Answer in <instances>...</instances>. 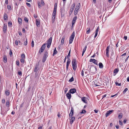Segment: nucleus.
Segmentation results:
<instances>
[{
    "label": "nucleus",
    "instance_id": "22",
    "mask_svg": "<svg viewBox=\"0 0 129 129\" xmlns=\"http://www.w3.org/2000/svg\"><path fill=\"white\" fill-rule=\"evenodd\" d=\"M72 67H73V70L74 71H75L76 70L77 67V64H73L72 65Z\"/></svg>",
    "mask_w": 129,
    "mask_h": 129
},
{
    "label": "nucleus",
    "instance_id": "10",
    "mask_svg": "<svg viewBox=\"0 0 129 129\" xmlns=\"http://www.w3.org/2000/svg\"><path fill=\"white\" fill-rule=\"evenodd\" d=\"M69 92L72 94L75 93L76 92V89L75 88L71 89L69 91Z\"/></svg>",
    "mask_w": 129,
    "mask_h": 129
},
{
    "label": "nucleus",
    "instance_id": "38",
    "mask_svg": "<svg viewBox=\"0 0 129 129\" xmlns=\"http://www.w3.org/2000/svg\"><path fill=\"white\" fill-rule=\"evenodd\" d=\"M8 26L9 27H12V22H9L8 23Z\"/></svg>",
    "mask_w": 129,
    "mask_h": 129
},
{
    "label": "nucleus",
    "instance_id": "32",
    "mask_svg": "<svg viewBox=\"0 0 129 129\" xmlns=\"http://www.w3.org/2000/svg\"><path fill=\"white\" fill-rule=\"evenodd\" d=\"M75 32L74 31L73 32L72 35H71V37L70 38H72L73 39H74V38L75 37Z\"/></svg>",
    "mask_w": 129,
    "mask_h": 129
},
{
    "label": "nucleus",
    "instance_id": "28",
    "mask_svg": "<svg viewBox=\"0 0 129 129\" xmlns=\"http://www.w3.org/2000/svg\"><path fill=\"white\" fill-rule=\"evenodd\" d=\"M5 93L6 95L7 96H8L10 94V91L9 90H7L6 91Z\"/></svg>",
    "mask_w": 129,
    "mask_h": 129
},
{
    "label": "nucleus",
    "instance_id": "44",
    "mask_svg": "<svg viewBox=\"0 0 129 129\" xmlns=\"http://www.w3.org/2000/svg\"><path fill=\"white\" fill-rule=\"evenodd\" d=\"M16 64L18 66H19V65H20L19 62L18 60H16Z\"/></svg>",
    "mask_w": 129,
    "mask_h": 129
},
{
    "label": "nucleus",
    "instance_id": "9",
    "mask_svg": "<svg viewBox=\"0 0 129 129\" xmlns=\"http://www.w3.org/2000/svg\"><path fill=\"white\" fill-rule=\"evenodd\" d=\"M75 3H74L72 5L71 8L70 9V12H71L72 13L74 10V9L75 8Z\"/></svg>",
    "mask_w": 129,
    "mask_h": 129
},
{
    "label": "nucleus",
    "instance_id": "63",
    "mask_svg": "<svg viewBox=\"0 0 129 129\" xmlns=\"http://www.w3.org/2000/svg\"><path fill=\"white\" fill-rule=\"evenodd\" d=\"M15 44L16 45H18V42L17 40H16L15 41Z\"/></svg>",
    "mask_w": 129,
    "mask_h": 129
},
{
    "label": "nucleus",
    "instance_id": "47",
    "mask_svg": "<svg viewBox=\"0 0 129 129\" xmlns=\"http://www.w3.org/2000/svg\"><path fill=\"white\" fill-rule=\"evenodd\" d=\"M128 89L127 88H125V89L123 91V93L124 94L126 93V91L128 90Z\"/></svg>",
    "mask_w": 129,
    "mask_h": 129
},
{
    "label": "nucleus",
    "instance_id": "39",
    "mask_svg": "<svg viewBox=\"0 0 129 129\" xmlns=\"http://www.w3.org/2000/svg\"><path fill=\"white\" fill-rule=\"evenodd\" d=\"M86 48H87V46H85L84 48L83 49V51L82 52L84 53L86 50Z\"/></svg>",
    "mask_w": 129,
    "mask_h": 129
},
{
    "label": "nucleus",
    "instance_id": "26",
    "mask_svg": "<svg viewBox=\"0 0 129 129\" xmlns=\"http://www.w3.org/2000/svg\"><path fill=\"white\" fill-rule=\"evenodd\" d=\"M65 39V37H63L61 39V44L63 45L64 43V40Z\"/></svg>",
    "mask_w": 129,
    "mask_h": 129
},
{
    "label": "nucleus",
    "instance_id": "56",
    "mask_svg": "<svg viewBox=\"0 0 129 129\" xmlns=\"http://www.w3.org/2000/svg\"><path fill=\"white\" fill-rule=\"evenodd\" d=\"M38 5L39 6V8H40V7H41V4L40 2H38Z\"/></svg>",
    "mask_w": 129,
    "mask_h": 129
},
{
    "label": "nucleus",
    "instance_id": "7",
    "mask_svg": "<svg viewBox=\"0 0 129 129\" xmlns=\"http://www.w3.org/2000/svg\"><path fill=\"white\" fill-rule=\"evenodd\" d=\"M90 62H92L94 64H95L96 65H98V62L96 60H95L94 59H90V60L89 61Z\"/></svg>",
    "mask_w": 129,
    "mask_h": 129
},
{
    "label": "nucleus",
    "instance_id": "62",
    "mask_svg": "<svg viewBox=\"0 0 129 129\" xmlns=\"http://www.w3.org/2000/svg\"><path fill=\"white\" fill-rule=\"evenodd\" d=\"M39 66V64L38 63L35 66V68H38Z\"/></svg>",
    "mask_w": 129,
    "mask_h": 129
},
{
    "label": "nucleus",
    "instance_id": "31",
    "mask_svg": "<svg viewBox=\"0 0 129 129\" xmlns=\"http://www.w3.org/2000/svg\"><path fill=\"white\" fill-rule=\"evenodd\" d=\"M86 30V34H89L90 32V28H87Z\"/></svg>",
    "mask_w": 129,
    "mask_h": 129
},
{
    "label": "nucleus",
    "instance_id": "53",
    "mask_svg": "<svg viewBox=\"0 0 129 129\" xmlns=\"http://www.w3.org/2000/svg\"><path fill=\"white\" fill-rule=\"evenodd\" d=\"M26 5L28 6L29 7H31V5L30 3H26Z\"/></svg>",
    "mask_w": 129,
    "mask_h": 129
},
{
    "label": "nucleus",
    "instance_id": "6",
    "mask_svg": "<svg viewBox=\"0 0 129 129\" xmlns=\"http://www.w3.org/2000/svg\"><path fill=\"white\" fill-rule=\"evenodd\" d=\"M110 48V46H108L106 48V54L107 57H109V51Z\"/></svg>",
    "mask_w": 129,
    "mask_h": 129
},
{
    "label": "nucleus",
    "instance_id": "15",
    "mask_svg": "<svg viewBox=\"0 0 129 129\" xmlns=\"http://www.w3.org/2000/svg\"><path fill=\"white\" fill-rule=\"evenodd\" d=\"M82 101L84 103H87V101L86 100V98L85 97H83L82 99Z\"/></svg>",
    "mask_w": 129,
    "mask_h": 129
},
{
    "label": "nucleus",
    "instance_id": "58",
    "mask_svg": "<svg viewBox=\"0 0 129 129\" xmlns=\"http://www.w3.org/2000/svg\"><path fill=\"white\" fill-rule=\"evenodd\" d=\"M21 57L22 58H25V55L24 54H22L21 55Z\"/></svg>",
    "mask_w": 129,
    "mask_h": 129
},
{
    "label": "nucleus",
    "instance_id": "30",
    "mask_svg": "<svg viewBox=\"0 0 129 129\" xmlns=\"http://www.w3.org/2000/svg\"><path fill=\"white\" fill-rule=\"evenodd\" d=\"M18 21L19 23L20 24L22 23V20L21 18H18Z\"/></svg>",
    "mask_w": 129,
    "mask_h": 129
},
{
    "label": "nucleus",
    "instance_id": "60",
    "mask_svg": "<svg viewBox=\"0 0 129 129\" xmlns=\"http://www.w3.org/2000/svg\"><path fill=\"white\" fill-rule=\"evenodd\" d=\"M2 102L3 103H5V101L4 99H3L2 100Z\"/></svg>",
    "mask_w": 129,
    "mask_h": 129
},
{
    "label": "nucleus",
    "instance_id": "55",
    "mask_svg": "<svg viewBox=\"0 0 129 129\" xmlns=\"http://www.w3.org/2000/svg\"><path fill=\"white\" fill-rule=\"evenodd\" d=\"M41 4L42 5H44V3L43 0H42L41 1Z\"/></svg>",
    "mask_w": 129,
    "mask_h": 129
},
{
    "label": "nucleus",
    "instance_id": "42",
    "mask_svg": "<svg viewBox=\"0 0 129 129\" xmlns=\"http://www.w3.org/2000/svg\"><path fill=\"white\" fill-rule=\"evenodd\" d=\"M27 39H26V41H25L24 43V45L26 46L27 45Z\"/></svg>",
    "mask_w": 129,
    "mask_h": 129
},
{
    "label": "nucleus",
    "instance_id": "8",
    "mask_svg": "<svg viewBox=\"0 0 129 129\" xmlns=\"http://www.w3.org/2000/svg\"><path fill=\"white\" fill-rule=\"evenodd\" d=\"M70 62L71 60L70 58H68L67 62L66 69L67 70L68 69V67L69 66V65L70 63Z\"/></svg>",
    "mask_w": 129,
    "mask_h": 129
},
{
    "label": "nucleus",
    "instance_id": "24",
    "mask_svg": "<svg viewBox=\"0 0 129 129\" xmlns=\"http://www.w3.org/2000/svg\"><path fill=\"white\" fill-rule=\"evenodd\" d=\"M73 64H77V63H76V59H73L72 60V64L73 65Z\"/></svg>",
    "mask_w": 129,
    "mask_h": 129
},
{
    "label": "nucleus",
    "instance_id": "13",
    "mask_svg": "<svg viewBox=\"0 0 129 129\" xmlns=\"http://www.w3.org/2000/svg\"><path fill=\"white\" fill-rule=\"evenodd\" d=\"M74 114V109L72 107H71V111L70 113L69 114V116L70 117H71H71L73 116Z\"/></svg>",
    "mask_w": 129,
    "mask_h": 129
},
{
    "label": "nucleus",
    "instance_id": "17",
    "mask_svg": "<svg viewBox=\"0 0 129 129\" xmlns=\"http://www.w3.org/2000/svg\"><path fill=\"white\" fill-rule=\"evenodd\" d=\"M3 17L4 20H8V16L7 14L6 13H4Z\"/></svg>",
    "mask_w": 129,
    "mask_h": 129
},
{
    "label": "nucleus",
    "instance_id": "41",
    "mask_svg": "<svg viewBox=\"0 0 129 129\" xmlns=\"http://www.w3.org/2000/svg\"><path fill=\"white\" fill-rule=\"evenodd\" d=\"M77 17L76 16H75L73 18V21L74 22H75L76 19H77Z\"/></svg>",
    "mask_w": 129,
    "mask_h": 129
},
{
    "label": "nucleus",
    "instance_id": "27",
    "mask_svg": "<svg viewBox=\"0 0 129 129\" xmlns=\"http://www.w3.org/2000/svg\"><path fill=\"white\" fill-rule=\"evenodd\" d=\"M10 104V101L9 100H7L6 103V106L7 107L9 106Z\"/></svg>",
    "mask_w": 129,
    "mask_h": 129
},
{
    "label": "nucleus",
    "instance_id": "40",
    "mask_svg": "<svg viewBox=\"0 0 129 129\" xmlns=\"http://www.w3.org/2000/svg\"><path fill=\"white\" fill-rule=\"evenodd\" d=\"M28 19L26 17H25L24 18V20L27 23L28 22Z\"/></svg>",
    "mask_w": 129,
    "mask_h": 129
},
{
    "label": "nucleus",
    "instance_id": "21",
    "mask_svg": "<svg viewBox=\"0 0 129 129\" xmlns=\"http://www.w3.org/2000/svg\"><path fill=\"white\" fill-rule=\"evenodd\" d=\"M4 61V62L6 63L7 62V57L6 55H4L3 57Z\"/></svg>",
    "mask_w": 129,
    "mask_h": 129
},
{
    "label": "nucleus",
    "instance_id": "50",
    "mask_svg": "<svg viewBox=\"0 0 129 129\" xmlns=\"http://www.w3.org/2000/svg\"><path fill=\"white\" fill-rule=\"evenodd\" d=\"M78 10H77L75 9V11H74V15H76L77 14V13L78 11H77Z\"/></svg>",
    "mask_w": 129,
    "mask_h": 129
},
{
    "label": "nucleus",
    "instance_id": "25",
    "mask_svg": "<svg viewBox=\"0 0 129 129\" xmlns=\"http://www.w3.org/2000/svg\"><path fill=\"white\" fill-rule=\"evenodd\" d=\"M80 8V3H78L75 9L78 10Z\"/></svg>",
    "mask_w": 129,
    "mask_h": 129
},
{
    "label": "nucleus",
    "instance_id": "52",
    "mask_svg": "<svg viewBox=\"0 0 129 129\" xmlns=\"http://www.w3.org/2000/svg\"><path fill=\"white\" fill-rule=\"evenodd\" d=\"M122 115L119 114L118 116V118L119 119H121L122 118Z\"/></svg>",
    "mask_w": 129,
    "mask_h": 129
},
{
    "label": "nucleus",
    "instance_id": "45",
    "mask_svg": "<svg viewBox=\"0 0 129 129\" xmlns=\"http://www.w3.org/2000/svg\"><path fill=\"white\" fill-rule=\"evenodd\" d=\"M39 70L38 68H35L34 71L35 72H37Z\"/></svg>",
    "mask_w": 129,
    "mask_h": 129
},
{
    "label": "nucleus",
    "instance_id": "64",
    "mask_svg": "<svg viewBox=\"0 0 129 129\" xmlns=\"http://www.w3.org/2000/svg\"><path fill=\"white\" fill-rule=\"evenodd\" d=\"M57 116L59 118L60 116H61V115L59 112L58 113Z\"/></svg>",
    "mask_w": 129,
    "mask_h": 129
},
{
    "label": "nucleus",
    "instance_id": "51",
    "mask_svg": "<svg viewBox=\"0 0 129 129\" xmlns=\"http://www.w3.org/2000/svg\"><path fill=\"white\" fill-rule=\"evenodd\" d=\"M99 26H98L97 28L96 31H95V33H98V32L99 31Z\"/></svg>",
    "mask_w": 129,
    "mask_h": 129
},
{
    "label": "nucleus",
    "instance_id": "35",
    "mask_svg": "<svg viewBox=\"0 0 129 129\" xmlns=\"http://www.w3.org/2000/svg\"><path fill=\"white\" fill-rule=\"evenodd\" d=\"M74 80V79L73 77H72L71 79H70L69 80V81L70 82H72Z\"/></svg>",
    "mask_w": 129,
    "mask_h": 129
},
{
    "label": "nucleus",
    "instance_id": "49",
    "mask_svg": "<svg viewBox=\"0 0 129 129\" xmlns=\"http://www.w3.org/2000/svg\"><path fill=\"white\" fill-rule=\"evenodd\" d=\"M115 83V84L116 86H120L121 85V83H119L118 82H116Z\"/></svg>",
    "mask_w": 129,
    "mask_h": 129
},
{
    "label": "nucleus",
    "instance_id": "37",
    "mask_svg": "<svg viewBox=\"0 0 129 129\" xmlns=\"http://www.w3.org/2000/svg\"><path fill=\"white\" fill-rule=\"evenodd\" d=\"M18 74L20 76H21L22 75V73L21 71H18Z\"/></svg>",
    "mask_w": 129,
    "mask_h": 129
},
{
    "label": "nucleus",
    "instance_id": "1",
    "mask_svg": "<svg viewBox=\"0 0 129 129\" xmlns=\"http://www.w3.org/2000/svg\"><path fill=\"white\" fill-rule=\"evenodd\" d=\"M90 70L91 73L93 74L96 73L97 69L93 65H91L90 68Z\"/></svg>",
    "mask_w": 129,
    "mask_h": 129
},
{
    "label": "nucleus",
    "instance_id": "43",
    "mask_svg": "<svg viewBox=\"0 0 129 129\" xmlns=\"http://www.w3.org/2000/svg\"><path fill=\"white\" fill-rule=\"evenodd\" d=\"M7 8L8 9L11 10V6L10 5H8Z\"/></svg>",
    "mask_w": 129,
    "mask_h": 129
},
{
    "label": "nucleus",
    "instance_id": "23",
    "mask_svg": "<svg viewBox=\"0 0 129 129\" xmlns=\"http://www.w3.org/2000/svg\"><path fill=\"white\" fill-rule=\"evenodd\" d=\"M99 68L100 69H102L103 67V65L101 62H100L99 64Z\"/></svg>",
    "mask_w": 129,
    "mask_h": 129
},
{
    "label": "nucleus",
    "instance_id": "54",
    "mask_svg": "<svg viewBox=\"0 0 129 129\" xmlns=\"http://www.w3.org/2000/svg\"><path fill=\"white\" fill-rule=\"evenodd\" d=\"M44 51V50H43V49H40V51H39V53L40 54H41V53L42 52H43Z\"/></svg>",
    "mask_w": 129,
    "mask_h": 129
},
{
    "label": "nucleus",
    "instance_id": "59",
    "mask_svg": "<svg viewBox=\"0 0 129 129\" xmlns=\"http://www.w3.org/2000/svg\"><path fill=\"white\" fill-rule=\"evenodd\" d=\"M119 124L120 125H122V122L120 120L119 121Z\"/></svg>",
    "mask_w": 129,
    "mask_h": 129
},
{
    "label": "nucleus",
    "instance_id": "12",
    "mask_svg": "<svg viewBox=\"0 0 129 129\" xmlns=\"http://www.w3.org/2000/svg\"><path fill=\"white\" fill-rule=\"evenodd\" d=\"M70 117L71 118V119L70 121V123L71 124L75 120V118L74 117H72V116L71 117V116Z\"/></svg>",
    "mask_w": 129,
    "mask_h": 129
},
{
    "label": "nucleus",
    "instance_id": "14",
    "mask_svg": "<svg viewBox=\"0 0 129 129\" xmlns=\"http://www.w3.org/2000/svg\"><path fill=\"white\" fill-rule=\"evenodd\" d=\"M66 95L67 96V98L68 99H70L71 98V95L70 94V92H68L66 94Z\"/></svg>",
    "mask_w": 129,
    "mask_h": 129
},
{
    "label": "nucleus",
    "instance_id": "34",
    "mask_svg": "<svg viewBox=\"0 0 129 129\" xmlns=\"http://www.w3.org/2000/svg\"><path fill=\"white\" fill-rule=\"evenodd\" d=\"M70 53H71V50H70L69 52V53L67 56V58H69L70 57Z\"/></svg>",
    "mask_w": 129,
    "mask_h": 129
},
{
    "label": "nucleus",
    "instance_id": "3",
    "mask_svg": "<svg viewBox=\"0 0 129 129\" xmlns=\"http://www.w3.org/2000/svg\"><path fill=\"white\" fill-rule=\"evenodd\" d=\"M48 53L47 51H45L44 53V56L43 57L42 62H44L46 61V58L48 56Z\"/></svg>",
    "mask_w": 129,
    "mask_h": 129
},
{
    "label": "nucleus",
    "instance_id": "19",
    "mask_svg": "<svg viewBox=\"0 0 129 129\" xmlns=\"http://www.w3.org/2000/svg\"><path fill=\"white\" fill-rule=\"evenodd\" d=\"M115 56L114 53L113 51H112L111 54V58L113 59L115 58Z\"/></svg>",
    "mask_w": 129,
    "mask_h": 129
},
{
    "label": "nucleus",
    "instance_id": "61",
    "mask_svg": "<svg viewBox=\"0 0 129 129\" xmlns=\"http://www.w3.org/2000/svg\"><path fill=\"white\" fill-rule=\"evenodd\" d=\"M68 90V89L67 88H66L64 89V92L65 93H66L67 92V91Z\"/></svg>",
    "mask_w": 129,
    "mask_h": 129
},
{
    "label": "nucleus",
    "instance_id": "18",
    "mask_svg": "<svg viewBox=\"0 0 129 129\" xmlns=\"http://www.w3.org/2000/svg\"><path fill=\"white\" fill-rule=\"evenodd\" d=\"M119 71V70L118 68L115 69L113 71V73H115V74L114 75L115 76Z\"/></svg>",
    "mask_w": 129,
    "mask_h": 129
},
{
    "label": "nucleus",
    "instance_id": "5",
    "mask_svg": "<svg viewBox=\"0 0 129 129\" xmlns=\"http://www.w3.org/2000/svg\"><path fill=\"white\" fill-rule=\"evenodd\" d=\"M113 111H114L113 110H111L108 111L105 114L106 116L107 117L110 115L111 114H112V113Z\"/></svg>",
    "mask_w": 129,
    "mask_h": 129
},
{
    "label": "nucleus",
    "instance_id": "11",
    "mask_svg": "<svg viewBox=\"0 0 129 129\" xmlns=\"http://www.w3.org/2000/svg\"><path fill=\"white\" fill-rule=\"evenodd\" d=\"M36 24L38 27L40 26V23L39 20L36 19Z\"/></svg>",
    "mask_w": 129,
    "mask_h": 129
},
{
    "label": "nucleus",
    "instance_id": "20",
    "mask_svg": "<svg viewBox=\"0 0 129 129\" xmlns=\"http://www.w3.org/2000/svg\"><path fill=\"white\" fill-rule=\"evenodd\" d=\"M57 51L56 50V48H55L53 52V54L52 55L53 56H54L55 55V54H57Z\"/></svg>",
    "mask_w": 129,
    "mask_h": 129
},
{
    "label": "nucleus",
    "instance_id": "46",
    "mask_svg": "<svg viewBox=\"0 0 129 129\" xmlns=\"http://www.w3.org/2000/svg\"><path fill=\"white\" fill-rule=\"evenodd\" d=\"M12 55V51L11 50V49H10V56H11Z\"/></svg>",
    "mask_w": 129,
    "mask_h": 129
},
{
    "label": "nucleus",
    "instance_id": "48",
    "mask_svg": "<svg viewBox=\"0 0 129 129\" xmlns=\"http://www.w3.org/2000/svg\"><path fill=\"white\" fill-rule=\"evenodd\" d=\"M20 61L21 62L23 63H24V60L23 58H22L21 59Z\"/></svg>",
    "mask_w": 129,
    "mask_h": 129
},
{
    "label": "nucleus",
    "instance_id": "2",
    "mask_svg": "<svg viewBox=\"0 0 129 129\" xmlns=\"http://www.w3.org/2000/svg\"><path fill=\"white\" fill-rule=\"evenodd\" d=\"M56 9H56L55 8H54L52 17V23H53L54 22V21H55V19L56 15Z\"/></svg>",
    "mask_w": 129,
    "mask_h": 129
},
{
    "label": "nucleus",
    "instance_id": "36",
    "mask_svg": "<svg viewBox=\"0 0 129 129\" xmlns=\"http://www.w3.org/2000/svg\"><path fill=\"white\" fill-rule=\"evenodd\" d=\"M86 111L84 110H82V112L80 113L81 114H84L86 113Z\"/></svg>",
    "mask_w": 129,
    "mask_h": 129
},
{
    "label": "nucleus",
    "instance_id": "33",
    "mask_svg": "<svg viewBox=\"0 0 129 129\" xmlns=\"http://www.w3.org/2000/svg\"><path fill=\"white\" fill-rule=\"evenodd\" d=\"M74 40V39L70 38V39L69 40V43L70 44H71L72 42Z\"/></svg>",
    "mask_w": 129,
    "mask_h": 129
},
{
    "label": "nucleus",
    "instance_id": "29",
    "mask_svg": "<svg viewBox=\"0 0 129 129\" xmlns=\"http://www.w3.org/2000/svg\"><path fill=\"white\" fill-rule=\"evenodd\" d=\"M45 47V44H43V45L42 46L41 49L44 50Z\"/></svg>",
    "mask_w": 129,
    "mask_h": 129
},
{
    "label": "nucleus",
    "instance_id": "16",
    "mask_svg": "<svg viewBox=\"0 0 129 129\" xmlns=\"http://www.w3.org/2000/svg\"><path fill=\"white\" fill-rule=\"evenodd\" d=\"M7 25L4 24V26L3 27V29L4 32V33H5L6 32L7 30Z\"/></svg>",
    "mask_w": 129,
    "mask_h": 129
},
{
    "label": "nucleus",
    "instance_id": "4",
    "mask_svg": "<svg viewBox=\"0 0 129 129\" xmlns=\"http://www.w3.org/2000/svg\"><path fill=\"white\" fill-rule=\"evenodd\" d=\"M52 37H50L48 40V43H47V47L48 48H49L50 47L52 42Z\"/></svg>",
    "mask_w": 129,
    "mask_h": 129
},
{
    "label": "nucleus",
    "instance_id": "57",
    "mask_svg": "<svg viewBox=\"0 0 129 129\" xmlns=\"http://www.w3.org/2000/svg\"><path fill=\"white\" fill-rule=\"evenodd\" d=\"M31 46L33 47L34 46V41L33 40L31 42Z\"/></svg>",
    "mask_w": 129,
    "mask_h": 129
}]
</instances>
